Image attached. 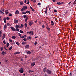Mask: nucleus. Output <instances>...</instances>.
Here are the masks:
<instances>
[{"instance_id":"nucleus-14","label":"nucleus","mask_w":76,"mask_h":76,"mask_svg":"<svg viewBox=\"0 0 76 76\" xmlns=\"http://www.w3.org/2000/svg\"><path fill=\"white\" fill-rule=\"evenodd\" d=\"M5 12L6 13V15H7L9 13V11L7 10H5Z\"/></svg>"},{"instance_id":"nucleus-55","label":"nucleus","mask_w":76,"mask_h":76,"mask_svg":"<svg viewBox=\"0 0 76 76\" xmlns=\"http://www.w3.org/2000/svg\"><path fill=\"white\" fill-rule=\"evenodd\" d=\"M38 4L39 5V6H41V3H38Z\"/></svg>"},{"instance_id":"nucleus-60","label":"nucleus","mask_w":76,"mask_h":76,"mask_svg":"<svg viewBox=\"0 0 76 76\" xmlns=\"http://www.w3.org/2000/svg\"><path fill=\"white\" fill-rule=\"evenodd\" d=\"M45 13L46 14H47V11L45 10Z\"/></svg>"},{"instance_id":"nucleus-12","label":"nucleus","mask_w":76,"mask_h":76,"mask_svg":"<svg viewBox=\"0 0 76 76\" xmlns=\"http://www.w3.org/2000/svg\"><path fill=\"white\" fill-rule=\"evenodd\" d=\"M18 22H19V20H16V19H15L14 20V23H18Z\"/></svg>"},{"instance_id":"nucleus-61","label":"nucleus","mask_w":76,"mask_h":76,"mask_svg":"<svg viewBox=\"0 0 76 76\" xmlns=\"http://www.w3.org/2000/svg\"><path fill=\"white\" fill-rule=\"evenodd\" d=\"M20 38H24V36H22V37H21Z\"/></svg>"},{"instance_id":"nucleus-39","label":"nucleus","mask_w":76,"mask_h":76,"mask_svg":"<svg viewBox=\"0 0 76 76\" xmlns=\"http://www.w3.org/2000/svg\"><path fill=\"white\" fill-rule=\"evenodd\" d=\"M7 26H10V24H9V23H7Z\"/></svg>"},{"instance_id":"nucleus-48","label":"nucleus","mask_w":76,"mask_h":76,"mask_svg":"<svg viewBox=\"0 0 76 76\" xmlns=\"http://www.w3.org/2000/svg\"><path fill=\"white\" fill-rule=\"evenodd\" d=\"M9 41H10V42H12L13 41H12V40L10 39L9 40Z\"/></svg>"},{"instance_id":"nucleus-63","label":"nucleus","mask_w":76,"mask_h":76,"mask_svg":"<svg viewBox=\"0 0 76 76\" xmlns=\"http://www.w3.org/2000/svg\"><path fill=\"white\" fill-rule=\"evenodd\" d=\"M72 73L71 72L70 73V76H72Z\"/></svg>"},{"instance_id":"nucleus-62","label":"nucleus","mask_w":76,"mask_h":76,"mask_svg":"<svg viewBox=\"0 0 76 76\" xmlns=\"http://www.w3.org/2000/svg\"><path fill=\"white\" fill-rule=\"evenodd\" d=\"M0 48H1V51H3V48H2L1 47Z\"/></svg>"},{"instance_id":"nucleus-11","label":"nucleus","mask_w":76,"mask_h":76,"mask_svg":"<svg viewBox=\"0 0 76 76\" xmlns=\"http://www.w3.org/2000/svg\"><path fill=\"white\" fill-rule=\"evenodd\" d=\"M20 6H22L23 4V1H21L20 2Z\"/></svg>"},{"instance_id":"nucleus-41","label":"nucleus","mask_w":76,"mask_h":76,"mask_svg":"<svg viewBox=\"0 0 76 76\" xmlns=\"http://www.w3.org/2000/svg\"><path fill=\"white\" fill-rule=\"evenodd\" d=\"M19 70H21V71H23L24 70H23V68H21Z\"/></svg>"},{"instance_id":"nucleus-4","label":"nucleus","mask_w":76,"mask_h":76,"mask_svg":"<svg viewBox=\"0 0 76 76\" xmlns=\"http://www.w3.org/2000/svg\"><path fill=\"white\" fill-rule=\"evenodd\" d=\"M47 68L45 67L43 69V72H44V73H45L46 72V71H47Z\"/></svg>"},{"instance_id":"nucleus-23","label":"nucleus","mask_w":76,"mask_h":76,"mask_svg":"<svg viewBox=\"0 0 76 76\" xmlns=\"http://www.w3.org/2000/svg\"><path fill=\"white\" fill-rule=\"evenodd\" d=\"M10 45V44H9V43H7V47H9V46Z\"/></svg>"},{"instance_id":"nucleus-20","label":"nucleus","mask_w":76,"mask_h":76,"mask_svg":"<svg viewBox=\"0 0 76 76\" xmlns=\"http://www.w3.org/2000/svg\"><path fill=\"white\" fill-rule=\"evenodd\" d=\"M28 17L26 18V19H25L26 22H28Z\"/></svg>"},{"instance_id":"nucleus-38","label":"nucleus","mask_w":76,"mask_h":76,"mask_svg":"<svg viewBox=\"0 0 76 76\" xmlns=\"http://www.w3.org/2000/svg\"><path fill=\"white\" fill-rule=\"evenodd\" d=\"M26 13L25 12H22V15H23V14H26Z\"/></svg>"},{"instance_id":"nucleus-16","label":"nucleus","mask_w":76,"mask_h":76,"mask_svg":"<svg viewBox=\"0 0 76 76\" xmlns=\"http://www.w3.org/2000/svg\"><path fill=\"white\" fill-rule=\"evenodd\" d=\"M7 28V25H6V24H5L4 26V29H6Z\"/></svg>"},{"instance_id":"nucleus-44","label":"nucleus","mask_w":76,"mask_h":76,"mask_svg":"<svg viewBox=\"0 0 76 76\" xmlns=\"http://www.w3.org/2000/svg\"><path fill=\"white\" fill-rule=\"evenodd\" d=\"M54 12H55L56 13H57V11L56 10H54Z\"/></svg>"},{"instance_id":"nucleus-35","label":"nucleus","mask_w":76,"mask_h":76,"mask_svg":"<svg viewBox=\"0 0 76 76\" xmlns=\"http://www.w3.org/2000/svg\"><path fill=\"white\" fill-rule=\"evenodd\" d=\"M31 39V37H29L27 38V39Z\"/></svg>"},{"instance_id":"nucleus-52","label":"nucleus","mask_w":76,"mask_h":76,"mask_svg":"<svg viewBox=\"0 0 76 76\" xmlns=\"http://www.w3.org/2000/svg\"><path fill=\"white\" fill-rule=\"evenodd\" d=\"M37 42H34V45H37Z\"/></svg>"},{"instance_id":"nucleus-36","label":"nucleus","mask_w":76,"mask_h":76,"mask_svg":"<svg viewBox=\"0 0 76 76\" xmlns=\"http://www.w3.org/2000/svg\"><path fill=\"white\" fill-rule=\"evenodd\" d=\"M27 34H31V31L27 32Z\"/></svg>"},{"instance_id":"nucleus-18","label":"nucleus","mask_w":76,"mask_h":76,"mask_svg":"<svg viewBox=\"0 0 76 76\" xmlns=\"http://www.w3.org/2000/svg\"><path fill=\"white\" fill-rule=\"evenodd\" d=\"M15 43L16 44L18 45V46H19V45H20V43H19L18 42H15Z\"/></svg>"},{"instance_id":"nucleus-24","label":"nucleus","mask_w":76,"mask_h":76,"mask_svg":"<svg viewBox=\"0 0 76 76\" xmlns=\"http://www.w3.org/2000/svg\"><path fill=\"white\" fill-rule=\"evenodd\" d=\"M19 72L21 73H23V71H21V70H19Z\"/></svg>"},{"instance_id":"nucleus-58","label":"nucleus","mask_w":76,"mask_h":76,"mask_svg":"<svg viewBox=\"0 0 76 76\" xmlns=\"http://www.w3.org/2000/svg\"><path fill=\"white\" fill-rule=\"evenodd\" d=\"M4 48L5 50H7V51L8 50L7 49H6V48L5 47H4Z\"/></svg>"},{"instance_id":"nucleus-10","label":"nucleus","mask_w":76,"mask_h":76,"mask_svg":"<svg viewBox=\"0 0 76 76\" xmlns=\"http://www.w3.org/2000/svg\"><path fill=\"white\" fill-rule=\"evenodd\" d=\"M29 45H27L25 46V48L27 49L29 48Z\"/></svg>"},{"instance_id":"nucleus-27","label":"nucleus","mask_w":76,"mask_h":76,"mask_svg":"<svg viewBox=\"0 0 76 76\" xmlns=\"http://www.w3.org/2000/svg\"><path fill=\"white\" fill-rule=\"evenodd\" d=\"M4 38H5V35H4L2 37V39H4Z\"/></svg>"},{"instance_id":"nucleus-17","label":"nucleus","mask_w":76,"mask_h":76,"mask_svg":"<svg viewBox=\"0 0 76 76\" xmlns=\"http://www.w3.org/2000/svg\"><path fill=\"white\" fill-rule=\"evenodd\" d=\"M23 8L24 9H28V7L26 6H24L23 7Z\"/></svg>"},{"instance_id":"nucleus-25","label":"nucleus","mask_w":76,"mask_h":76,"mask_svg":"<svg viewBox=\"0 0 76 76\" xmlns=\"http://www.w3.org/2000/svg\"><path fill=\"white\" fill-rule=\"evenodd\" d=\"M9 16H12V14L10 13H9Z\"/></svg>"},{"instance_id":"nucleus-49","label":"nucleus","mask_w":76,"mask_h":76,"mask_svg":"<svg viewBox=\"0 0 76 76\" xmlns=\"http://www.w3.org/2000/svg\"><path fill=\"white\" fill-rule=\"evenodd\" d=\"M4 21H6V18H4Z\"/></svg>"},{"instance_id":"nucleus-5","label":"nucleus","mask_w":76,"mask_h":76,"mask_svg":"<svg viewBox=\"0 0 76 76\" xmlns=\"http://www.w3.org/2000/svg\"><path fill=\"white\" fill-rule=\"evenodd\" d=\"M6 54V53L5 52H4V51H3L1 53V55H2V56H4L5 54Z\"/></svg>"},{"instance_id":"nucleus-13","label":"nucleus","mask_w":76,"mask_h":76,"mask_svg":"<svg viewBox=\"0 0 76 76\" xmlns=\"http://www.w3.org/2000/svg\"><path fill=\"white\" fill-rule=\"evenodd\" d=\"M51 25H52V26H54V22H53V20L51 21Z\"/></svg>"},{"instance_id":"nucleus-3","label":"nucleus","mask_w":76,"mask_h":76,"mask_svg":"<svg viewBox=\"0 0 76 76\" xmlns=\"http://www.w3.org/2000/svg\"><path fill=\"white\" fill-rule=\"evenodd\" d=\"M58 4H59V5H61V4H64V2H58L57 3Z\"/></svg>"},{"instance_id":"nucleus-30","label":"nucleus","mask_w":76,"mask_h":76,"mask_svg":"<svg viewBox=\"0 0 76 76\" xmlns=\"http://www.w3.org/2000/svg\"><path fill=\"white\" fill-rule=\"evenodd\" d=\"M23 26V25L21 24V26H20V28H22Z\"/></svg>"},{"instance_id":"nucleus-7","label":"nucleus","mask_w":76,"mask_h":76,"mask_svg":"<svg viewBox=\"0 0 76 76\" xmlns=\"http://www.w3.org/2000/svg\"><path fill=\"white\" fill-rule=\"evenodd\" d=\"M35 62H33L31 64V67H33L34 66H35Z\"/></svg>"},{"instance_id":"nucleus-59","label":"nucleus","mask_w":76,"mask_h":76,"mask_svg":"<svg viewBox=\"0 0 76 76\" xmlns=\"http://www.w3.org/2000/svg\"><path fill=\"white\" fill-rule=\"evenodd\" d=\"M31 10H32L33 12H34V11H35V10H34L33 8Z\"/></svg>"},{"instance_id":"nucleus-45","label":"nucleus","mask_w":76,"mask_h":76,"mask_svg":"<svg viewBox=\"0 0 76 76\" xmlns=\"http://www.w3.org/2000/svg\"><path fill=\"white\" fill-rule=\"evenodd\" d=\"M6 19L7 20H9V19H10V18L9 17H7Z\"/></svg>"},{"instance_id":"nucleus-1","label":"nucleus","mask_w":76,"mask_h":76,"mask_svg":"<svg viewBox=\"0 0 76 76\" xmlns=\"http://www.w3.org/2000/svg\"><path fill=\"white\" fill-rule=\"evenodd\" d=\"M10 28L12 29L13 31H15V32H18V31H19L20 29H15V28L11 26L10 27Z\"/></svg>"},{"instance_id":"nucleus-22","label":"nucleus","mask_w":76,"mask_h":76,"mask_svg":"<svg viewBox=\"0 0 76 76\" xmlns=\"http://www.w3.org/2000/svg\"><path fill=\"white\" fill-rule=\"evenodd\" d=\"M24 25L25 26V28H26V27H28V25H27V24H26V23H25L24 24Z\"/></svg>"},{"instance_id":"nucleus-43","label":"nucleus","mask_w":76,"mask_h":76,"mask_svg":"<svg viewBox=\"0 0 76 76\" xmlns=\"http://www.w3.org/2000/svg\"><path fill=\"white\" fill-rule=\"evenodd\" d=\"M23 40L24 41H27V39H26V38H24Z\"/></svg>"},{"instance_id":"nucleus-28","label":"nucleus","mask_w":76,"mask_h":76,"mask_svg":"<svg viewBox=\"0 0 76 76\" xmlns=\"http://www.w3.org/2000/svg\"><path fill=\"white\" fill-rule=\"evenodd\" d=\"M26 42H23L22 43V45H25V44H26Z\"/></svg>"},{"instance_id":"nucleus-57","label":"nucleus","mask_w":76,"mask_h":76,"mask_svg":"<svg viewBox=\"0 0 76 76\" xmlns=\"http://www.w3.org/2000/svg\"><path fill=\"white\" fill-rule=\"evenodd\" d=\"M76 1L75 0V1L74 2H73V4H76Z\"/></svg>"},{"instance_id":"nucleus-53","label":"nucleus","mask_w":76,"mask_h":76,"mask_svg":"<svg viewBox=\"0 0 76 76\" xmlns=\"http://www.w3.org/2000/svg\"><path fill=\"white\" fill-rule=\"evenodd\" d=\"M1 11H2V12H4V9H3V10H1Z\"/></svg>"},{"instance_id":"nucleus-50","label":"nucleus","mask_w":76,"mask_h":76,"mask_svg":"<svg viewBox=\"0 0 76 76\" xmlns=\"http://www.w3.org/2000/svg\"><path fill=\"white\" fill-rule=\"evenodd\" d=\"M42 27L43 28H45V26L44 25H42Z\"/></svg>"},{"instance_id":"nucleus-42","label":"nucleus","mask_w":76,"mask_h":76,"mask_svg":"<svg viewBox=\"0 0 76 76\" xmlns=\"http://www.w3.org/2000/svg\"><path fill=\"white\" fill-rule=\"evenodd\" d=\"M68 13V11L67 10L66 12H65V15H66V14H67V13Z\"/></svg>"},{"instance_id":"nucleus-26","label":"nucleus","mask_w":76,"mask_h":76,"mask_svg":"<svg viewBox=\"0 0 76 76\" xmlns=\"http://www.w3.org/2000/svg\"><path fill=\"white\" fill-rule=\"evenodd\" d=\"M12 49V46H11L9 48V50H11Z\"/></svg>"},{"instance_id":"nucleus-21","label":"nucleus","mask_w":76,"mask_h":76,"mask_svg":"<svg viewBox=\"0 0 76 76\" xmlns=\"http://www.w3.org/2000/svg\"><path fill=\"white\" fill-rule=\"evenodd\" d=\"M31 51H27V54H31Z\"/></svg>"},{"instance_id":"nucleus-40","label":"nucleus","mask_w":76,"mask_h":76,"mask_svg":"<svg viewBox=\"0 0 76 76\" xmlns=\"http://www.w3.org/2000/svg\"><path fill=\"white\" fill-rule=\"evenodd\" d=\"M47 29H48V31L50 32V28H47Z\"/></svg>"},{"instance_id":"nucleus-31","label":"nucleus","mask_w":76,"mask_h":76,"mask_svg":"<svg viewBox=\"0 0 76 76\" xmlns=\"http://www.w3.org/2000/svg\"><path fill=\"white\" fill-rule=\"evenodd\" d=\"M12 39H15L16 38V37L15 36H12Z\"/></svg>"},{"instance_id":"nucleus-32","label":"nucleus","mask_w":76,"mask_h":76,"mask_svg":"<svg viewBox=\"0 0 76 76\" xmlns=\"http://www.w3.org/2000/svg\"><path fill=\"white\" fill-rule=\"evenodd\" d=\"M27 16L26 15H25L23 16L24 18H27Z\"/></svg>"},{"instance_id":"nucleus-6","label":"nucleus","mask_w":76,"mask_h":76,"mask_svg":"<svg viewBox=\"0 0 76 76\" xmlns=\"http://www.w3.org/2000/svg\"><path fill=\"white\" fill-rule=\"evenodd\" d=\"M19 11L18 10H17L15 12V15H18V14H19Z\"/></svg>"},{"instance_id":"nucleus-51","label":"nucleus","mask_w":76,"mask_h":76,"mask_svg":"<svg viewBox=\"0 0 76 76\" xmlns=\"http://www.w3.org/2000/svg\"><path fill=\"white\" fill-rule=\"evenodd\" d=\"M46 25H47V26H46V29H47V28H48V24H46Z\"/></svg>"},{"instance_id":"nucleus-46","label":"nucleus","mask_w":76,"mask_h":76,"mask_svg":"<svg viewBox=\"0 0 76 76\" xmlns=\"http://www.w3.org/2000/svg\"><path fill=\"white\" fill-rule=\"evenodd\" d=\"M28 1L26 3L27 4H28L29 3V0H27Z\"/></svg>"},{"instance_id":"nucleus-9","label":"nucleus","mask_w":76,"mask_h":76,"mask_svg":"<svg viewBox=\"0 0 76 76\" xmlns=\"http://www.w3.org/2000/svg\"><path fill=\"white\" fill-rule=\"evenodd\" d=\"M28 23L29 24V25H30V26H31V25H32L33 24V23L31 21V22H29Z\"/></svg>"},{"instance_id":"nucleus-56","label":"nucleus","mask_w":76,"mask_h":76,"mask_svg":"<svg viewBox=\"0 0 76 76\" xmlns=\"http://www.w3.org/2000/svg\"><path fill=\"white\" fill-rule=\"evenodd\" d=\"M19 36L20 37H21V34H20V33H18Z\"/></svg>"},{"instance_id":"nucleus-29","label":"nucleus","mask_w":76,"mask_h":76,"mask_svg":"<svg viewBox=\"0 0 76 76\" xmlns=\"http://www.w3.org/2000/svg\"><path fill=\"white\" fill-rule=\"evenodd\" d=\"M24 10H25V9H24L23 8L21 9V12H23V11Z\"/></svg>"},{"instance_id":"nucleus-54","label":"nucleus","mask_w":76,"mask_h":76,"mask_svg":"<svg viewBox=\"0 0 76 76\" xmlns=\"http://www.w3.org/2000/svg\"><path fill=\"white\" fill-rule=\"evenodd\" d=\"M5 63H7V62L8 60H7L5 59Z\"/></svg>"},{"instance_id":"nucleus-15","label":"nucleus","mask_w":76,"mask_h":76,"mask_svg":"<svg viewBox=\"0 0 76 76\" xmlns=\"http://www.w3.org/2000/svg\"><path fill=\"white\" fill-rule=\"evenodd\" d=\"M26 13H29V14H31V12L28 10L26 11Z\"/></svg>"},{"instance_id":"nucleus-34","label":"nucleus","mask_w":76,"mask_h":76,"mask_svg":"<svg viewBox=\"0 0 76 76\" xmlns=\"http://www.w3.org/2000/svg\"><path fill=\"white\" fill-rule=\"evenodd\" d=\"M20 33H23V31H22L20 30Z\"/></svg>"},{"instance_id":"nucleus-33","label":"nucleus","mask_w":76,"mask_h":76,"mask_svg":"<svg viewBox=\"0 0 76 76\" xmlns=\"http://www.w3.org/2000/svg\"><path fill=\"white\" fill-rule=\"evenodd\" d=\"M3 42L4 44H6V41H5V40H4L3 41Z\"/></svg>"},{"instance_id":"nucleus-19","label":"nucleus","mask_w":76,"mask_h":76,"mask_svg":"<svg viewBox=\"0 0 76 76\" xmlns=\"http://www.w3.org/2000/svg\"><path fill=\"white\" fill-rule=\"evenodd\" d=\"M15 28H16V29H19V27H18V25H17L15 26Z\"/></svg>"},{"instance_id":"nucleus-64","label":"nucleus","mask_w":76,"mask_h":76,"mask_svg":"<svg viewBox=\"0 0 76 76\" xmlns=\"http://www.w3.org/2000/svg\"><path fill=\"white\" fill-rule=\"evenodd\" d=\"M1 13L2 15H4V12H3Z\"/></svg>"},{"instance_id":"nucleus-47","label":"nucleus","mask_w":76,"mask_h":76,"mask_svg":"<svg viewBox=\"0 0 76 76\" xmlns=\"http://www.w3.org/2000/svg\"><path fill=\"white\" fill-rule=\"evenodd\" d=\"M31 1H34V2H36V0H31Z\"/></svg>"},{"instance_id":"nucleus-37","label":"nucleus","mask_w":76,"mask_h":76,"mask_svg":"<svg viewBox=\"0 0 76 76\" xmlns=\"http://www.w3.org/2000/svg\"><path fill=\"white\" fill-rule=\"evenodd\" d=\"M1 31H0V37H1Z\"/></svg>"},{"instance_id":"nucleus-8","label":"nucleus","mask_w":76,"mask_h":76,"mask_svg":"<svg viewBox=\"0 0 76 76\" xmlns=\"http://www.w3.org/2000/svg\"><path fill=\"white\" fill-rule=\"evenodd\" d=\"M20 52H17L15 53H14V54H15V55H16V54H20Z\"/></svg>"},{"instance_id":"nucleus-2","label":"nucleus","mask_w":76,"mask_h":76,"mask_svg":"<svg viewBox=\"0 0 76 76\" xmlns=\"http://www.w3.org/2000/svg\"><path fill=\"white\" fill-rule=\"evenodd\" d=\"M46 72L48 73V75H51V73H52V71L51 70H49L48 69H47L46 70Z\"/></svg>"}]
</instances>
